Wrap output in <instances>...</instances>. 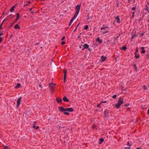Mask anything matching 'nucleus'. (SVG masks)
<instances>
[{
  "instance_id": "nucleus-1",
  "label": "nucleus",
  "mask_w": 149,
  "mask_h": 149,
  "mask_svg": "<svg viewBox=\"0 0 149 149\" xmlns=\"http://www.w3.org/2000/svg\"><path fill=\"white\" fill-rule=\"evenodd\" d=\"M124 101L123 99L121 97H119L118 103L116 105L115 107L116 108L118 109L120 107L121 105L123 103Z\"/></svg>"
},
{
  "instance_id": "nucleus-2",
  "label": "nucleus",
  "mask_w": 149,
  "mask_h": 149,
  "mask_svg": "<svg viewBox=\"0 0 149 149\" xmlns=\"http://www.w3.org/2000/svg\"><path fill=\"white\" fill-rule=\"evenodd\" d=\"M81 7L80 4H78L76 6V8L77 10L76 12L74 14V15H76L77 16L78 15L80 10Z\"/></svg>"
},
{
  "instance_id": "nucleus-3",
  "label": "nucleus",
  "mask_w": 149,
  "mask_h": 149,
  "mask_svg": "<svg viewBox=\"0 0 149 149\" xmlns=\"http://www.w3.org/2000/svg\"><path fill=\"white\" fill-rule=\"evenodd\" d=\"M55 84H49V88H50V91L52 93H54V85Z\"/></svg>"
},
{
  "instance_id": "nucleus-4",
  "label": "nucleus",
  "mask_w": 149,
  "mask_h": 149,
  "mask_svg": "<svg viewBox=\"0 0 149 149\" xmlns=\"http://www.w3.org/2000/svg\"><path fill=\"white\" fill-rule=\"evenodd\" d=\"M22 99L21 97H19L17 100V107H19V105L20 104V102Z\"/></svg>"
},
{
  "instance_id": "nucleus-5",
  "label": "nucleus",
  "mask_w": 149,
  "mask_h": 149,
  "mask_svg": "<svg viewBox=\"0 0 149 149\" xmlns=\"http://www.w3.org/2000/svg\"><path fill=\"white\" fill-rule=\"evenodd\" d=\"M77 17L76 15H74L73 17L70 20V22L69 23V26H70L71 24H72V22H73V21L74 19Z\"/></svg>"
},
{
  "instance_id": "nucleus-6",
  "label": "nucleus",
  "mask_w": 149,
  "mask_h": 149,
  "mask_svg": "<svg viewBox=\"0 0 149 149\" xmlns=\"http://www.w3.org/2000/svg\"><path fill=\"white\" fill-rule=\"evenodd\" d=\"M107 59V57L104 56H102L101 57V62H103L104 61Z\"/></svg>"
},
{
  "instance_id": "nucleus-7",
  "label": "nucleus",
  "mask_w": 149,
  "mask_h": 149,
  "mask_svg": "<svg viewBox=\"0 0 149 149\" xmlns=\"http://www.w3.org/2000/svg\"><path fill=\"white\" fill-rule=\"evenodd\" d=\"M67 111L69 112H72L73 111V109L72 108H69L65 109V111Z\"/></svg>"
},
{
  "instance_id": "nucleus-8",
  "label": "nucleus",
  "mask_w": 149,
  "mask_h": 149,
  "mask_svg": "<svg viewBox=\"0 0 149 149\" xmlns=\"http://www.w3.org/2000/svg\"><path fill=\"white\" fill-rule=\"evenodd\" d=\"M84 49L83 50L85 49H88L89 48V45L87 44H85L83 45Z\"/></svg>"
},
{
  "instance_id": "nucleus-9",
  "label": "nucleus",
  "mask_w": 149,
  "mask_h": 149,
  "mask_svg": "<svg viewBox=\"0 0 149 149\" xmlns=\"http://www.w3.org/2000/svg\"><path fill=\"white\" fill-rule=\"evenodd\" d=\"M59 109L61 111H65V109H64L62 107H59Z\"/></svg>"
},
{
  "instance_id": "nucleus-10",
  "label": "nucleus",
  "mask_w": 149,
  "mask_h": 149,
  "mask_svg": "<svg viewBox=\"0 0 149 149\" xmlns=\"http://www.w3.org/2000/svg\"><path fill=\"white\" fill-rule=\"evenodd\" d=\"M109 112L108 110H106L104 111V113L105 116H108V114L109 113Z\"/></svg>"
},
{
  "instance_id": "nucleus-11",
  "label": "nucleus",
  "mask_w": 149,
  "mask_h": 149,
  "mask_svg": "<svg viewBox=\"0 0 149 149\" xmlns=\"http://www.w3.org/2000/svg\"><path fill=\"white\" fill-rule=\"evenodd\" d=\"M63 100L65 102H68L69 101L68 99L66 96H64L63 98Z\"/></svg>"
},
{
  "instance_id": "nucleus-12",
  "label": "nucleus",
  "mask_w": 149,
  "mask_h": 149,
  "mask_svg": "<svg viewBox=\"0 0 149 149\" xmlns=\"http://www.w3.org/2000/svg\"><path fill=\"white\" fill-rule=\"evenodd\" d=\"M144 47H141V49L142 50L141 52L142 53L144 54L145 52V51L144 50Z\"/></svg>"
},
{
  "instance_id": "nucleus-13",
  "label": "nucleus",
  "mask_w": 149,
  "mask_h": 149,
  "mask_svg": "<svg viewBox=\"0 0 149 149\" xmlns=\"http://www.w3.org/2000/svg\"><path fill=\"white\" fill-rule=\"evenodd\" d=\"M104 139L102 138H101L99 139V144H101L104 141Z\"/></svg>"
},
{
  "instance_id": "nucleus-14",
  "label": "nucleus",
  "mask_w": 149,
  "mask_h": 149,
  "mask_svg": "<svg viewBox=\"0 0 149 149\" xmlns=\"http://www.w3.org/2000/svg\"><path fill=\"white\" fill-rule=\"evenodd\" d=\"M56 100L58 103L61 102H62V99L58 98H57L56 99Z\"/></svg>"
},
{
  "instance_id": "nucleus-15",
  "label": "nucleus",
  "mask_w": 149,
  "mask_h": 149,
  "mask_svg": "<svg viewBox=\"0 0 149 149\" xmlns=\"http://www.w3.org/2000/svg\"><path fill=\"white\" fill-rule=\"evenodd\" d=\"M115 19L117 20V22L118 23H120V21L119 19V17L118 16H117L116 17Z\"/></svg>"
},
{
  "instance_id": "nucleus-16",
  "label": "nucleus",
  "mask_w": 149,
  "mask_h": 149,
  "mask_svg": "<svg viewBox=\"0 0 149 149\" xmlns=\"http://www.w3.org/2000/svg\"><path fill=\"white\" fill-rule=\"evenodd\" d=\"M96 40L97 41V42H98L100 43H101L102 42V41H101V40H100V38H98L97 39H96Z\"/></svg>"
},
{
  "instance_id": "nucleus-17",
  "label": "nucleus",
  "mask_w": 149,
  "mask_h": 149,
  "mask_svg": "<svg viewBox=\"0 0 149 149\" xmlns=\"http://www.w3.org/2000/svg\"><path fill=\"white\" fill-rule=\"evenodd\" d=\"M63 73H64V76H65H65H66L67 70H65V69H64L63 70Z\"/></svg>"
},
{
  "instance_id": "nucleus-18",
  "label": "nucleus",
  "mask_w": 149,
  "mask_h": 149,
  "mask_svg": "<svg viewBox=\"0 0 149 149\" xmlns=\"http://www.w3.org/2000/svg\"><path fill=\"white\" fill-rule=\"evenodd\" d=\"M20 86V84H19L18 83L17 85L15 86V88H19Z\"/></svg>"
},
{
  "instance_id": "nucleus-19",
  "label": "nucleus",
  "mask_w": 149,
  "mask_h": 149,
  "mask_svg": "<svg viewBox=\"0 0 149 149\" xmlns=\"http://www.w3.org/2000/svg\"><path fill=\"white\" fill-rule=\"evenodd\" d=\"M15 7V6H13L12 7V8L10 9V11L11 12H13V11Z\"/></svg>"
},
{
  "instance_id": "nucleus-20",
  "label": "nucleus",
  "mask_w": 149,
  "mask_h": 149,
  "mask_svg": "<svg viewBox=\"0 0 149 149\" xmlns=\"http://www.w3.org/2000/svg\"><path fill=\"white\" fill-rule=\"evenodd\" d=\"M14 28L15 29H17V28L20 29V27H19V25L18 24H16L15 25Z\"/></svg>"
},
{
  "instance_id": "nucleus-21",
  "label": "nucleus",
  "mask_w": 149,
  "mask_h": 149,
  "mask_svg": "<svg viewBox=\"0 0 149 149\" xmlns=\"http://www.w3.org/2000/svg\"><path fill=\"white\" fill-rule=\"evenodd\" d=\"M16 15H17V18L16 19V21H17L19 18V14L18 13H16Z\"/></svg>"
},
{
  "instance_id": "nucleus-22",
  "label": "nucleus",
  "mask_w": 149,
  "mask_h": 149,
  "mask_svg": "<svg viewBox=\"0 0 149 149\" xmlns=\"http://www.w3.org/2000/svg\"><path fill=\"white\" fill-rule=\"evenodd\" d=\"M140 55L139 54H135V57L136 58H139Z\"/></svg>"
},
{
  "instance_id": "nucleus-23",
  "label": "nucleus",
  "mask_w": 149,
  "mask_h": 149,
  "mask_svg": "<svg viewBox=\"0 0 149 149\" xmlns=\"http://www.w3.org/2000/svg\"><path fill=\"white\" fill-rule=\"evenodd\" d=\"M102 33L103 34H104L106 33H107L109 32V31H102Z\"/></svg>"
},
{
  "instance_id": "nucleus-24",
  "label": "nucleus",
  "mask_w": 149,
  "mask_h": 149,
  "mask_svg": "<svg viewBox=\"0 0 149 149\" xmlns=\"http://www.w3.org/2000/svg\"><path fill=\"white\" fill-rule=\"evenodd\" d=\"M3 149H9V148L8 146H3Z\"/></svg>"
},
{
  "instance_id": "nucleus-25",
  "label": "nucleus",
  "mask_w": 149,
  "mask_h": 149,
  "mask_svg": "<svg viewBox=\"0 0 149 149\" xmlns=\"http://www.w3.org/2000/svg\"><path fill=\"white\" fill-rule=\"evenodd\" d=\"M66 76H64V78H63V82H65L66 81Z\"/></svg>"
},
{
  "instance_id": "nucleus-26",
  "label": "nucleus",
  "mask_w": 149,
  "mask_h": 149,
  "mask_svg": "<svg viewBox=\"0 0 149 149\" xmlns=\"http://www.w3.org/2000/svg\"><path fill=\"white\" fill-rule=\"evenodd\" d=\"M88 25H86L85 27H84V29H85L86 30H87V29H88Z\"/></svg>"
},
{
  "instance_id": "nucleus-27",
  "label": "nucleus",
  "mask_w": 149,
  "mask_h": 149,
  "mask_svg": "<svg viewBox=\"0 0 149 149\" xmlns=\"http://www.w3.org/2000/svg\"><path fill=\"white\" fill-rule=\"evenodd\" d=\"M121 49H122L124 50H125L127 49V47H123Z\"/></svg>"
},
{
  "instance_id": "nucleus-28",
  "label": "nucleus",
  "mask_w": 149,
  "mask_h": 149,
  "mask_svg": "<svg viewBox=\"0 0 149 149\" xmlns=\"http://www.w3.org/2000/svg\"><path fill=\"white\" fill-rule=\"evenodd\" d=\"M138 49H136V52H135V54H137V53H138Z\"/></svg>"
},
{
  "instance_id": "nucleus-29",
  "label": "nucleus",
  "mask_w": 149,
  "mask_h": 149,
  "mask_svg": "<svg viewBox=\"0 0 149 149\" xmlns=\"http://www.w3.org/2000/svg\"><path fill=\"white\" fill-rule=\"evenodd\" d=\"M149 8L148 7H147V8L145 9V10H146L148 11V13H149Z\"/></svg>"
},
{
  "instance_id": "nucleus-30",
  "label": "nucleus",
  "mask_w": 149,
  "mask_h": 149,
  "mask_svg": "<svg viewBox=\"0 0 149 149\" xmlns=\"http://www.w3.org/2000/svg\"><path fill=\"white\" fill-rule=\"evenodd\" d=\"M116 96H117V95H114L112 97H113V98L114 99H115L116 98Z\"/></svg>"
},
{
  "instance_id": "nucleus-31",
  "label": "nucleus",
  "mask_w": 149,
  "mask_h": 149,
  "mask_svg": "<svg viewBox=\"0 0 149 149\" xmlns=\"http://www.w3.org/2000/svg\"><path fill=\"white\" fill-rule=\"evenodd\" d=\"M101 103H100V104H98L97 106V107H100V106H101Z\"/></svg>"
},
{
  "instance_id": "nucleus-32",
  "label": "nucleus",
  "mask_w": 149,
  "mask_h": 149,
  "mask_svg": "<svg viewBox=\"0 0 149 149\" xmlns=\"http://www.w3.org/2000/svg\"><path fill=\"white\" fill-rule=\"evenodd\" d=\"M64 113V114H66L67 115H69V113L67 112H65Z\"/></svg>"
},
{
  "instance_id": "nucleus-33",
  "label": "nucleus",
  "mask_w": 149,
  "mask_h": 149,
  "mask_svg": "<svg viewBox=\"0 0 149 149\" xmlns=\"http://www.w3.org/2000/svg\"><path fill=\"white\" fill-rule=\"evenodd\" d=\"M61 44L62 45H64L65 44V41H62L61 42Z\"/></svg>"
},
{
  "instance_id": "nucleus-34",
  "label": "nucleus",
  "mask_w": 149,
  "mask_h": 149,
  "mask_svg": "<svg viewBox=\"0 0 149 149\" xmlns=\"http://www.w3.org/2000/svg\"><path fill=\"white\" fill-rule=\"evenodd\" d=\"M106 102H107V101H102L101 102V104H102V103H106Z\"/></svg>"
},
{
  "instance_id": "nucleus-35",
  "label": "nucleus",
  "mask_w": 149,
  "mask_h": 149,
  "mask_svg": "<svg viewBox=\"0 0 149 149\" xmlns=\"http://www.w3.org/2000/svg\"><path fill=\"white\" fill-rule=\"evenodd\" d=\"M106 27H101V30H102L103 29H105L106 28Z\"/></svg>"
},
{
  "instance_id": "nucleus-36",
  "label": "nucleus",
  "mask_w": 149,
  "mask_h": 149,
  "mask_svg": "<svg viewBox=\"0 0 149 149\" xmlns=\"http://www.w3.org/2000/svg\"><path fill=\"white\" fill-rule=\"evenodd\" d=\"M127 145L129 146H130L131 145V144L129 142H128L127 143Z\"/></svg>"
},
{
  "instance_id": "nucleus-37",
  "label": "nucleus",
  "mask_w": 149,
  "mask_h": 149,
  "mask_svg": "<svg viewBox=\"0 0 149 149\" xmlns=\"http://www.w3.org/2000/svg\"><path fill=\"white\" fill-rule=\"evenodd\" d=\"M2 40V39L0 37V43L1 42Z\"/></svg>"
},
{
  "instance_id": "nucleus-38",
  "label": "nucleus",
  "mask_w": 149,
  "mask_h": 149,
  "mask_svg": "<svg viewBox=\"0 0 149 149\" xmlns=\"http://www.w3.org/2000/svg\"><path fill=\"white\" fill-rule=\"evenodd\" d=\"M65 38V36H63L62 38L61 39V40H63Z\"/></svg>"
},
{
  "instance_id": "nucleus-39",
  "label": "nucleus",
  "mask_w": 149,
  "mask_h": 149,
  "mask_svg": "<svg viewBox=\"0 0 149 149\" xmlns=\"http://www.w3.org/2000/svg\"><path fill=\"white\" fill-rule=\"evenodd\" d=\"M132 13L133 14L132 17H134V12H132Z\"/></svg>"
},
{
  "instance_id": "nucleus-40",
  "label": "nucleus",
  "mask_w": 149,
  "mask_h": 149,
  "mask_svg": "<svg viewBox=\"0 0 149 149\" xmlns=\"http://www.w3.org/2000/svg\"><path fill=\"white\" fill-rule=\"evenodd\" d=\"M132 9L133 10H135V8L134 7H133L132 8Z\"/></svg>"
},
{
  "instance_id": "nucleus-41",
  "label": "nucleus",
  "mask_w": 149,
  "mask_h": 149,
  "mask_svg": "<svg viewBox=\"0 0 149 149\" xmlns=\"http://www.w3.org/2000/svg\"><path fill=\"white\" fill-rule=\"evenodd\" d=\"M129 105V104H127L125 105V106L126 107H127Z\"/></svg>"
},
{
  "instance_id": "nucleus-42",
  "label": "nucleus",
  "mask_w": 149,
  "mask_h": 149,
  "mask_svg": "<svg viewBox=\"0 0 149 149\" xmlns=\"http://www.w3.org/2000/svg\"><path fill=\"white\" fill-rule=\"evenodd\" d=\"M3 35V33H2L0 32V36Z\"/></svg>"
},
{
  "instance_id": "nucleus-43",
  "label": "nucleus",
  "mask_w": 149,
  "mask_h": 149,
  "mask_svg": "<svg viewBox=\"0 0 149 149\" xmlns=\"http://www.w3.org/2000/svg\"><path fill=\"white\" fill-rule=\"evenodd\" d=\"M143 88L144 90H145L146 89V87L145 86H144L143 87Z\"/></svg>"
},
{
  "instance_id": "nucleus-44",
  "label": "nucleus",
  "mask_w": 149,
  "mask_h": 149,
  "mask_svg": "<svg viewBox=\"0 0 149 149\" xmlns=\"http://www.w3.org/2000/svg\"><path fill=\"white\" fill-rule=\"evenodd\" d=\"M147 113H148V114H149V109L148 110Z\"/></svg>"
},
{
  "instance_id": "nucleus-45",
  "label": "nucleus",
  "mask_w": 149,
  "mask_h": 149,
  "mask_svg": "<svg viewBox=\"0 0 149 149\" xmlns=\"http://www.w3.org/2000/svg\"><path fill=\"white\" fill-rule=\"evenodd\" d=\"M2 23L0 25V29L1 28Z\"/></svg>"
},
{
  "instance_id": "nucleus-46",
  "label": "nucleus",
  "mask_w": 149,
  "mask_h": 149,
  "mask_svg": "<svg viewBox=\"0 0 149 149\" xmlns=\"http://www.w3.org/2000/svg\"><path fill=\"white\" fill-rule=\"evenodd\" d=\"M38 128H39V127L38 126H37V127H36V130H37Z\"/></svg>"
},
{
  "instance_id": "nucleus-47",
  "label": "nucleus",
  "mask_w": 149,
  "mask_h": 149,
  "mask_svg": "<svg viewBox=\"0 0 149 149\" xmlns=\"http://www.w3.org/2000/svg\"><path fill=\"white\" fill-rule=\"evenodd\" d=\"M29 5V4H25L24 5V6H27Z\"/></svg>"
},
{
  "instance_id": "nucleus-48",
  "label": "nucleus",
  "mask_w": 149,
  "mask_h": 149,
  "mask_svg": "<svg viewBox=\"0 0 149 149\" xmlns=\"http://www.w3.org/2000/svg\"><path fill=\"white\" fill-rule=\"evenodd\" d=\"M32 9H33V8H30V9H29V10H30V11H31V10Z\"/></svg>"
},
{
  "instance_id": "nucleus-49",
  "label": "nucleus",
  "mask_w": 149,
  "mask_h": 149,
  "mask_svg": "<svg viewBox=\"0 0 149 149\" xmlns=\"http://www.w3.org/2000/svg\"><path fill=\"white\" fill-rule=\"evenodd\" d=\"M136 149H141V148H140L139 147H138L136 148Z\"/></svg>"
},
{
  "instance_id": "nucleus-50",
  "label": "nucleus",
  "mask_w": 149,
  "mask_h": 149,
  "mask_svg": "<svg viewBox=\"0 0 149 149\" xmlns=\"http://www.w3.org/2000/svg\"><path fill=\"white\" fill-rule=\"evenodd\" d=\"M77 28V27H76L75 28V29H74V31H76V30Z\"/></svg>"
},
{
  "instance_id": "nucleus-51",
  "label": "nucleus",
  "mask_w": 149,
  "mask_h": 149,
  "mask_svg": "<svg viewBox=\"0 0 149 149\" xmlns=\"http://www.w3.org/2000/svg\"><path fill=\"white\" fill-rule=\"evenodd\" d=\"M28 3H29V4H30V3H31V2H30V1H29L28 2Z\"/></svg>"
},
{
  "instance_id": "nucleus-52",
  "label": "nucleus",
  "mask_w": 149,
  "mask_h": 149,
  "mask_svg": "<svg viewBox=\"0 0 149 149\" xmlns=\"http://www.w3.org/2000/svg\"><path fill=\"white\" fill-rule=\"evenodd\" d=\"M34 13V11H31V13Z\"/></svg>"
},
{
  "instance_id": "nucleus-53",
  "label": "nucleus",
  "mask_w": 149,
  "mask_h": 149,
  "mask_svg": "<svg viewBox=\"0 0 149 149\" xmlns=\"http://www.w3.org/2000/svg\"><path fill=\"white\" fill-rule=\"evenodd\" d=\"M134 36H132V37L131 38V39H133L134 38Z\"/></svg>"
},
{
  "instance_id": "nucleus-54",
  "label": "nucleus",
  "mask_w": 149,
  "mask_h": 149,
  "mask_svg": "<svg viewBox=\"0 0 149 149\" xmlns=\"http://www.w3.org/2000/svg\"><path fill=\"white\" fill-rule=\"evenodd\" d=\"M39 86L40 88L41 87V86L40 85H39Z\"/></svg>"
},
{
  "instance_id": "nucleus-55",
  "label": "nucleus",
  "mask_w": 149,
  "mask_h": 149,
  "mask_svg": "<svg viewBox=\"0 0 149 149\" xmlns=\"http://www.w3.org/2000/svg\"><path fill=\"white\" fill-rule=\"evenodd\" d=\"M9 13V12H8V13H7L6 14V15H7L8 14V13Z\"/></svg>"
},
{
  "instance_id": "nucleus-56",
  "label": "nucleus",
  "mask_w": 149,
  "mask_h": 149,
  "mask_svg": "<svg viewBox=\"0 0 149 149\" xmlns=\"http://www.w3.org/2000/svg\"><path fill=\"white\" fill-rule=\"evenodd\" d=\"M147 56H148V57H149V54H148Z\"/></svg>"
},
{
  "instance_id": "nucleus-57",
  "label": "nucleus",
  "mask_w": 149,
  "mask_h": 149,
  "mask_svg": "<svg viewBox=\"0 0 149 149\" xmlns=\"http://www.w3.org/2000/svg\"><path fill=\"white\" fill-rule=\"evenodd\" d=\"M35 127H36V126H33V128H35Z\"/></svg>"
},
{
  "instance_id": "nucleus-58",
  "label": "nucleus",
  "mask_w": 149,
  "mask_h": 149,
  "mask_svg": "<svg viewBox=\"0 0 149 149\" xmlns=\"http://www.w3.org/2000/svg\"><path fill=\"white\" fill-rule=\"evenodd\" d=\"M15 17V15H13V17Z\"/></svg>"
},
{
  "instance_id": "nucleus-59",
  "label": "nucleus",
  "mask_w": 149,
  "mask_h": 149,
  "mask_svg": "<svg viewBox=\"0 0 149 149\" xmlns=\"http://www.w3.org/2000/svg\"><path fill=\"white\" fill-rule=\"evenodd\" d=\"M134 66L135 68H136V66L135 65H134Z\"/></svg>"
},
{
  "instance_id": "nucleus-60",
  "label": "nucleus",
  "mask_w": 149,
  "mask_h": 149,
  "mask_svg": "<svg viewBox=\"0 0 149 149\" xmlns=\"http://www.w3.org/2000/svg\"><path fill=\"white\" fill-rule=\"evenodd\" d=\"M79 24H78L77 25V27L79 26Z\"/></svg>"
},
{
  "instance_id": "nucleus-61",
  "label": "nucleus",
  "mask_w": 149,
  "mask_h": 149,
  "mask_svg": "<svg viewBox=\"0 0 149 149\" xmlns=\"http://www.w3.org/2000/svg\"><path fill=\"white\" fill-rule=\"evenodd\" d=\"M105 27H106V28H108V27L107 26H105Z\"/></svg>"
},
{
  "instance_id": "nucleus-62",
  "label": "nucleus",
  "mask_w": 149,
  "mask_h": 149,
  "mask_svg": "<svg viewBox=\"0 0 149 149\" xmlns=\"http://www.w3.org/2000/svg\"><path fill=\"white\" fill-rule=\"evenodd\" d=\"M89 19V17L87 19Z\"/></svg>"
},
{
  "instance_id": "nucleus-63",
  "label": "nucleus",
  "mask_w": 149,
  "mask_h": 149,
  "mask_svg": "<svg viewBox=\"0 0 149 149\" xmlns=\"http://www.w3.org/2000/svg\"><path fill=\"white\" fill-rule=\"evenodd\" d=\"M4 20H3V22L4 21Z\"/></svg>"
}]
</instances>
